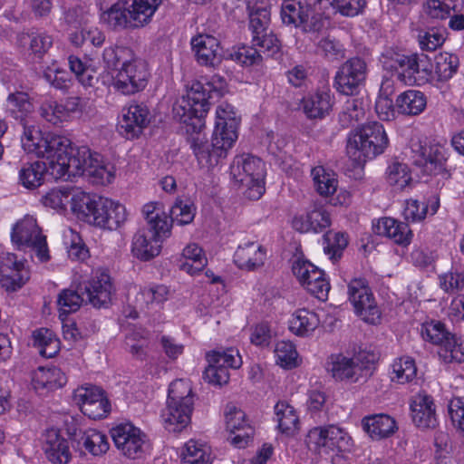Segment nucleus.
Returning <instances> with one entry per match:
<instances>
[{"label":"nucleus","instance_id":"obj_1","mask_svg":"<svg viewBox=\"0 0 464 464\" xmlns=\"http://www.w3.org/2000/svg\"><path fill=\"white\" fill-rule=\"evenodd\" d=\"M49 156L46 161L36 160L22 162L18 170V184L28 190H34L44 184L47 177L67 180L71 177L85 175L93 184L107 185L114 179V173L108 169L102 156L92 152L86 146L75 150V157Z\"/></svg>","mask_w":464,"mask_h":464},{"label":"nucleus","instance_id":"obj_2","mask_svg":"<svg viewBox=\"0 0 464 464\" xmlns=\"http://www.w3.org/2000/svg\"><path fill=\"white\" fill-rule=\"evenodd\" d=\"M227 82L219 74L193 82L187 95L183 96L174 106L173 115L179 122H192L194 128L205 127V118L210 109L209 99L213 94L221 96Z\"/></svg>","mask_w":464,"mask_h":464},{"label":"nucleus","instance_id":"obj_3","mask_svg":"<svg viewBox=\"0 0 464 464\" xmlns=\"http://www.w3.org/2000/svg\"><path fill=\"white\" fill-rule=\"evenodd\" d=\"M72 213L83 222L109 230L119 228L127 219L124 205L84 191L73 198Z\"/></svg>","mask_w":464,"mask_h":464},{"label":"nucleus","instance_id":"obj_4","mask_svg":"<svg viewBox=\"0 0 464 464\" xmlns=\"http://www.w3.org/2000/svg\"><path fill=\"white\" fill-rule=\"evenodd\" d=\"M380 62L385 71L406 85L421 86L431 82V65L423 54H405L389 49L382 53Z\"/></svg>","mask_w":464,"mask_h":464},{"label":"nucleus","instance_id":"obj_5","mask_svg":"<svg viewBox=\"0 0 464 464\" xmlns=\"http://www.w3.org/2000/svg\"><path fill=\"white\" fill-rule=\"evenodd\" d=\"M388 145L389 138L384 126L372 121L349 133L346 150L349 157L361 164L382 154Z\"/></svg>","mask_w":464,"mask_h":464},{"label":"nucleus","instance_id":"obj_6","mask_svg":"<svg viewBox=\"0 0 464 464\" xmlns=\"http://www.w3.org/2000/svg\"><path fill=\"white\" fill-rule=\"evenodd\" d=\"M181 123L186 126L187 133H190L187 140L200 169L209 170L221 164L227 158L228 150L234 146L223 136L216 135L214 131L211 140H208L202 133L204 127L194 128L193 121Z\"/></svg>","mask_w":464,"mask_h":464},{"label":"nucleus","instance_id":"obj_7","mask_svg":"<svg viewBox=\"0 0 464 464\" xmlns=\"http://www.w3.org/2000/svg\"><path fill=\"white\" fill-rule=\"evenodd\" d=\"M449 158L450 151L444 144L411 140L409 159L423 175L450 179L451 172L447 165Z\"/></svg>","mask_w":464,"mask_h":464},{"label":"nucleus","instance_id":"obj_8","mask_svg":"<svg viewBox=\"0 0 464 464\" xmlns=\"http://www.w3.org/2000/svg\"><path fill=\"white\" fill-rule=\"evenodd\" d=\"M22 145L27 153L35 154L37 157L53 158L75 157V150L79 148L72 146L71 140L65 136L43 132L38 127L28 126L24 128L22 137Z\"/></svg>","mask_w":464,"mask_h":464},{"label":"nucleus","instance_id":"obj_9","mask_svg":"<svg viewBox=\"0 0 464 464\" xmlns=\"http://www.w3.org/2000/svg\"><path fill=\"white\" fill-rule=\"evenodd\" d=\"M229 170L234 182L246 188L247 198L259 199L265 193L266 170L260 158L252 154L237 155Z\"/></svg>","mask_w":464,"mask_h":464},{"label":"nucleus","instance_id":"obj_10","mask_svg":"<svg viewBox=\"0 0 464 464\" xmlns=\"http://www.w3.org/2000/svg\"><path fill=\"white\" fill-rule=\"evenodd\" d=\"M306 444L310 450L320 455L335 453L332 462L338 464L342 460V456L338 453L350 451L352 438L338 426H320L309 430L306 436Z\"/></svg>","mask_w":464,"mask_h":464},{"label":"nucleus","instance_id":"obj_11","mask_svg":"<svg viewBox=\"0 0 464 464\" xmlns=\"http://www.w3.org/2000/svg\"><path fill=\"white\" fill-rule=\"evenodd\" d=\"M420 334L425 341L439 345V356L446 363L464 362V341L456 338L439 321L422 324Z\"/></svg>","mask_w":464,"mask_h":464},{"label":"nucleus","instance_id":"obj_12","mask_svg":"<svg viewBox=\"0 0 464 464\" xmlns=\"http://www.w3.org/2000/svg\"><path fill=\"white\" fill-rule=\"evenodd\" d=\"M11 240L17 249L34 250L41 262H47L50 259L46 237L33 217L25 216L13 226Z\"/></svg>","mask_w":464,"mask_h":464},{"label":"nucleus","instance_id":"obj_13","mask_svg":"<svg viewBox=\"0 0 464 464\" xmlns=\"http://www.w3.org/2000/svg\"><path fill=\"white\" fill-rule=\"evenodd\" d=\"M110 433L115 447L126 458L140 459L150 450L147 435L132 423H121L112 428Z\"/></svg>","mask_w":464,"mask_h":464},{"label":"nucleus","instance_id":"obj_14","mask_svg":"<svg viewBox=\"0 0 464 464\" xmlns=\"http://www.w3.org/2000/svg\"><path fill=\"white\" fill-rule=\"evenodd\" d=\"M150 76L148 64L135 56L123 67L118 69L112 78V86L121 94H135L146 88Z\"/></svg>","mask_w":464,"mask_h":464},{"label":"nucleus","instance_id":"obj_15","mask_svg":"<svg viewBox=\"0 0 464 464\" xmlns=\"http://www.w3.org/2000/svg\"><path fill=\"white\" fill-rule=\"evenodd\" d=\"M208 366L204 372V379L215 385H223L229 381L228 368L237 369L242 359L237 350H215L207 353Z\"/></svg>","mask_w":464,"mask_h":464},{"label":"nucleus","instance_id":"obj_16","mask_svg":"<svg viewBox=\"0 0 464 464\" xmlns=\"http://www.w3.org/2000/svg\"><path fill=\"white\" fill-rule=\"evenodd\" d=\"M366 63L359 57L348 59L336 72L334 85L343 95L353 96L359 92L366 78Z\"/></svg>","mask_w":464,"mask_h":464},{"label":"nucleus","instance_id":"obj_17","mask_svg":"<svg viewBox=\"0 0 464 464\" xmlns=\"http://www.w3.org/2000/svg\"><path fill=\"white\" fill-rule=\"evenodd\" d=\"M30 279L24 259L10 252L0 253V285L5 290L21 289Z\"/></svg>","mask_w":464,"mask_h":464},{"label":"nucleus","instance_id":"obj_18","mask_svg":"<svg viewBox=\"0 0 464 464\" xmlns=\"http://www.w3.org/2000/svg\"><path fill=\"white\" fill-rule=\"evenodd\" d=\"M150 123V110L143 103L132 102L122 109L117 128L127 140L138 138Z\"/></svg>","mask_w":464,"mask_h":464},{"label":"nucleus","instance_id":"obj_19","mask_svg":"<svg viewBox=\"0 0 464 464\" xmlns=\"http://www.w3.org/2000/svg\"><path fill=\"white\" fill-rule=\"evenodd\" d=\"M331 215L326 208L314 202L304 214L296 215L292 221V227L299 233L320 234L330 227Z\"/></svg>","mask_w":464,"mask_h":464},{"label":"nucleus","instance_id":"obj_20","mask_svg":"<svg viewBox=\"0 0 464 464\" xmlns=\"http://www.w3.org/2000/svg\"><path fill=\"white\" fill-rule=\"evenodd\" d=\"M292 271L304 290H331L325 272L308 260L297 259L292 266Z\"/></svg>","mask_w":464,"mask_h":464},{"label":"nucleus","instance_id":"obj_21","mask_svg":"<svg viewBox=\"0 0 464 464\" xmlns=\"http://www.w3.org/2000/svg\"><path fill=\"white\" fill-rule=\"evenodd\" d=\"M280 16L284 24L300 27L304 32H317L323 27L320 18L314 15L310 17V10L294 1L282 5Z\"/></svg>","mask_w":464,"mask_h":464},{"label":"nucleus","instance_id":"obj_22","mask_svg":"<svg viewBox=\"0 0 464 464\" xmlns=\"http://www.w3.org/2000/svg\"><path fill=\"white\" fill-rule=\"evenodd\" d=\"M325 369L337 381L358 382L367 379V373L362 374V367H359L353 358H348L343 353L328 356Z\"/></svg>","mask_w":464,"mask_h":464},{"label":"nucleus","instance_id":"obj_23","mask_svg":"<svg viewBox=\"0 0 464 464\" xmlns=\"http://www.w3.org/2000/svg\"><path fill=\"white\" fill-rule=\"evenodd\" d=\"M190 44L198 64L207 67H216L220 63V42L215 36L198 34L192 37Z\"/></svg>","mask_w":464,"mask_h":464},{"label":"nucleus","instance_id":"obj_24","mask_svg":"<svg viewBox=\"0 0 464 464\" xmlns=\"http://www.w3.org/2000/svg\"><path fill=\"white\" fill-rule=\"evenodd\" d=\"M226 423L227 430L234 434V437L230 439L231 443L237 448L246 447L254 434L253 428L246 420V413L236 406L228 404L226 411Z\"/></svg>","mask_w":464,"mask_h":464},{"label":"nucleus","instance_id":"obj_25","mask_svg":"<svg viewBox=\"0 0 464 464\" xmlns=\"http://www.w3.org/2000/svg\"><path fill=\"white\" fill-rule=\"evenodd\" d=\"M266 259V249L256 241L240 244L233 256V261L240 269L254 271L261 267Z\"/></svg>","mask_w":464,"mask_h":464},{"label":"nucleus","instance_id":"obj_26","mask_svg":"<svg viewBox=\"0 0 464 464\" xmlns=\"http://www.w3.org/2000/svg\"><path fill=\"white\" fill-rule=\"evenodd\" d=\"M334 97L328 87L318 89L304 96L301 101L303 111L309 119H323L330 113Z\"/></svg>","mask_w":464,"mask_h":464},{"label":"nucleus","instance_id":"obj_27","mask_svg":"<svg viewBox=\"0 0 464 464\" xmlns=\"http://www.w3.org/2000/svg\"><path fill=\"white\" fill-rule=\"evenodd\" d=\"M240 119L237 117L235 107L227 102H222L216 110V121L214 132L220 135L230 144H235L238 138V126Z\"/></svg>","mask_w":464,"mask_h":464},{"label":"nucleus","instance_id":"obj_28","mask_svg":"<svg viewBox=\"0 0 464 464\" xmlns=\"http://www.w3.org/2000/svg\"><path fill=\"white\" fill-rule=\"evenodd\" d=\"M412 421L419 428L433 429L438 421L436 417V406L431 396L420 392L416 394L411 402Z\"/></svg>","mask_w":464,"mask_h":464},{"label":"nucleus","instance_id":"obj_29","mask_svg":"<svg viewBox=\"0 0 464 464\" xmlns=\"http://www.w3.org/2000/svg\"><path fill=\"white\" fill-rule=\"evenodd\" d=\"M158 202H149L142 208V214L148 222V232L162 241L171 235L173 222L165 211H159Z\"/></svg>","mask_w":464,"mask_h":464},{"label":"nucleus","instance_id":"obj_30","mask_svg":"<svg viewBox=\"0 0 464 464\" xmlns=\"http://www.w3.org/2000/svg\"><path fill=\"white\" fill-rule=\"evenodd\" d=\"M43 450L52 463L67 464L71 460L68 441L56 429H49L44 434Z\"/></svg>","mask_w":464,"mask_h":464},{"label":"nucleus","instance_id":"obj_31","mask_svg":"<svg viewBox=\"0 0 464 464\" xmlns=\"http://www.w3.org/2000/svg\"><path fill=\"white\" fill-rule=\"evenodd\" d=\"M440 206V196L437 193H431L423 202L415 198H409L405 201L403 216L407 221L420 222L428 214L435 215Z\"/></svg>","mask_w":464,"mask_h":464},{"label":"nucleus","instance_id":"obj_32","mask_svg":"<svg viewBox=\"0 0 464 464\" xmlns=\"http://www.w3.org/2000/svg\"><path fill=\"white\" fill-rule=\"evenodd\" d=\"M72 440L77 443L78 450H82L84 448L92 456H102L110 448L107 436L92 429L74 432Z\"/></svg>","mask_w":464,"mask_h":464},{"label":"nucleus","instance_id":"obj_33","mask_svg":"<svg viewBox=\"0 0 464 464\" xmlns=\"http://www.w3.org/2000/svg\"><path fill=\"white\" fill-rule=\"evenodd\" d=\"M349 300L364 322L375 324L380 321L381 312L372 292H349Z\"/></svg>","mask_w":464,"mask_h":464},{"label":"nucleus","instance_id":"obj_34","mask_svg":"<svg viewBox=\"0 0 464 464\" xmlns=\"http://www.w3.org/2000/svg\"><path fill=\"white\" fill-rule=\"evenodd\" d=\"M362 426L373 440L389 438L398 430L395 420L383 413L364 417L362 420Z\"/></svg>","mask_w":464,"mask_h":464},{"label":"nucleus","instance_id":"obj_35","mask_svg":"<svg viewBox=\"0 0 464 464\" xmlns=\"http://www.w3.org/2000/svg\"><path fill=\"white\" fill-rule=\"evenodd\" d=\"M192 406L187 403L167 402L162 413L165 428L170 432H179L190 422Z\"/></svg>","mask_w":464,"mask_h":464},{"label":"nucleus","instance_id":"obj_36","mask_svg":"<svg viewBox=\"0 0 464 464\" xmlns=\"http://www.w3.org/2000/svg\"><path fill=\"white\" fill-rule=\"evenodd\" d=\"M67 378L58 367H39L34 372L32 384L38 392H50L63 387Z\"/></svg>","mask_w":464,"mask_h":464},{"label":"nucleus","instance_id":"obj_37","mask_svg":"<svg viewBox=\"0 0 464 464\" xmlns=\"http://www.w3.org/2000/svg\"><path fill=\"white\" fill-rule=\"evenodd\" d=\"M207 264L208 259L203 248L196 243H190L182 250L178 266L181 271L195 276L200 275Z\"/></svg>","mask_w":464,"mask_h":464},{"label":"nucleus","instance_id":"obj_38","mask_svg":"<svg viewBox=\"0 0 464 464\" xmlns=\"http://www.w3.org/2000/svg\"><path fill=\"white\" fill-rule=\"evenodd\" d=\"M163 0H125L128 14L134 27L144 26L150 22Z\"/></svg>","mask_w":464,"mask_h":464},{"label":"nucleus","instance_id":"obj_39","mask_svg":"<svg viewBox=\"0 0 464 464\" xmlns=\"http://www.w3.org/2000/svg\"><path fill=\"white\" fill-rule=\"evenodd\" d=\"M377 233L392 239L395 244L408 246L411 242L412 232L409 225L392 218H384L379 221Z\"/></svg>","mask_w":464,"mask_h":464},{"label":"nucleus","instance_id":"obj_40","mask_svg":"<svg viewBox=\"0 0 464 464\" xmlns=\"http://www.w3.org/2000/svg\"><path fill=\"white\" fill-rule=\"evenodd\" d=\"M161 250V242L145 230L138 231L132 239L131 252L141 261H149L157 256Z\"/></svg>","mask_w":464,"mask_h":464},{"label":"nucleus","instance_id":"obj_41","mask_svg":"<svg viewBox=\"0 0 464 464\" xmlns=\"http://www.w3.org/2000/svg\"><path fill=\"white\" fill-rule=\"evenodd\" d=\"M426 106L427 97L418 90H406L396 98V110L401 115H419L426 109Z\"/></svg>","mask_w":464,"mask_h":464},{"label":"nucleus","instance_id":"obj_42","mask_svg":"<svg viewBox=\"0 0 464 464\" xmlns=\"http://www.w3.org/2000/svg\"><path fill=\"white\" fill-rule=\"evenodd\" d=\"M430 65H432L430 63ZM459 66L458 55L450 53H440L435 55L434 64L431 66L432 81L447 82L456 73Z\"/></svg>","mask_w":464,"mask_h":464},{"label":"nucleus","instance_id":"obj_43","mask_svg":"<svg viewBox=\"0 0 464 464\" xmlns=\"http://www.w3.org/2000/svg\"><path fill=\"white\" fill-rule=\"evenodd\" d=\"M316 192L324 197L333 196L338 188L337 174L324 166H315L311 170Z\"/></svg>","mask_w":464,"mask_h":464},{"label":"nucleus","instance_id":"obj_44","mask_svg":"<svg viewBox=\"0 0 464 464\" xmlns=\"http://www.w3.org/2000/svg\"><path fill=\"white\" fill-rule=\"evenodd\" d=\"M33 345L45 358H53L60 350V341L48 328H39L32 334Z\"/></svg>","mask_w":464,"mask_h":464},{"label":"nucleus","instance_id":"obj_45","mask_svg":"<svg viewBox=\"0 0 464 464\" xmlns=\"http://www.w3.org/2000/svg\"><path fill=\"white\" fill-rule=\"evenodd\" d=\"M278 429L282 433L294 435L299 430V417L295 408L286 401H278L275 406Z\"/></svg>","mask_w":464,"mask_h":464},{"label":"nucleus","instance_id":"obj_46","mask_svg":"<svg viewBox=\"0 0 464 464\" xmlns=\"http://www.w3.org/2000/svg\"><path fill=\"white\" fill-rule=\"evenodd\" d=\"M317 314L306 309L297 310L290 321V331L298 336H307L319 325Z\"/></svg>","mask_w":464,"mask_h":464},{"label":"nucleus","instance_id":"obj_47","mask_svg":"<svg viewBox=\"0 0 464 464\" xmlns=\"http://www.w3.org/2000/svg\"><path fill=\"white\" fill-rule=\"evenodd\" d=\"M196 211L197 208L190 198L178 197L169 209V217L173 223L184 226L194 220Z\"/></svg>","mask_w":464,"mask_h":464},{"label":"nucleus","instance_id":"obj_48","mask_svg":"<svg viewBox=\"0 0 464 464\" xmlns=\"http://www.w3.org/2000/svg\"><path fill=\"white\" fill-rule=\"evenodd\" d=\"M136 55L133 50L127 46L111 45L103 50L102 60L108 69L117 70L130 62Z\"/></svg>","mask_w":464,"mask_h":464},{"label":"nucleus","instance_id":"obj_49","mask_svg":"<svg viewBox=\"0 0 464 464\" xmlns=\"http://www.w3.org/2000/svg\"><path fill=\"white\" fill-rule=\"evenodd\" d=\"M365 116L364 102L362 99H348L343 111L339 113L338 120L340 125L346 129L355 125Z\"/></svg>","mask_w":464,"mask_h":464},{"label":"nucleus","instance_id":"obj_50","mask_svg":"<svg viewBox=\"0 0 464 464\" xmlns=\"http://www.w3.org/2000/svg\"><path fill=\"white\" fill-rule=\"evenodd\" d=\"M464 0H426V13L433 19L445 20L463 6Z\"/></svg>","mask_w":464,"mask_h":464},{"label":"nucleus","instance_id":"obj_51","mask_svg":"<svg viewBox=\"0 0 464 464\" xmlns=\"http://www.w3.org/2000/svg\"><path fill=\"white\" fill-rule=\"evenodd\" d=\"M44 79L54 89L67 92L72 86L71 74L57 62H53L43 72Z\"/></svg>","mask_w":464,"mask_h":464},{"label":"nucleus","instance_id":"obj_52","mask_svg":"<svg viewBox=\"0 0 464 464\" xmlns=\"http://www.w3.org/2000/svg\"><path fill=\"white\" fill-rule=\"evenodd\" d=\"M128 10L125 0L112 4L106 11L102 12L101 19L111 28H126L129 24Z\"/></svg>","mask_w":464,"mask_h":464},{"label":"nucleus","instance_id":"obj_53","mask_svg":"<svg viewBox=\"0 0 464 464\" xmlns=\"http://www.w3.org/2000/svg\"><path fill=\"white\" fill-rule=\"evenodd\" d=\"M79 192L72 195L71 188H52L42 198V202L45 207L57 209L65 210L68 203H71V209L73 207V198Z\"/></svg>","mask_w":464,"mask_h":464},{"label":"nucleus","instance_id":"obj_54","mask_svg":"<svg viewBox=\"0 0 464 464\" xmlns=\"http://www.w3.org/2000/svg\"><path fill=\"white\" fill-rule=\"evenodd\" d=\"M68 63L70 71L75 75L76 80L82 86H93L95 70L90 64L73 54L69 55Z\"/></svg>","mask_w":464,"mask_h":464},{"label":"nucleus","instance_id":"obj_55","mask_svg":"<svg viewBox=\"0 0 464 464\" xmlns=\"http://www.w3.org/2000/svg\"><path fill=\"white\" fill-rule=\"evenodd\" d=\"M392 368V381L401 384L411 382L417 373L415 362L411 357H401L395 360Z\"/></svg>","mask_w":464,"mask_h":464},{"label":"nucleus","instance_id":"obj_56","mask_svg":"<svg viewBox=\"0 0 464 464\" xmlns=\"http://www.w3.org/2000/svg\"><path fill=\"white\" fill-rule=\"evenodd\" d=\"M270 8L254 5L249 11V30L252 37L265 34L270 24Z\"/></svg>","mask_w":464,"mask_h":464},{"label":"nucleus","instance_id":"obj_57","mask_svg":"<svg viewBox=\"0 0 464 464\" xmlns=\"http://www.w3.org/2000/svg\"><path fill=\"white\" fill-rule=\"evenodd\" d=\"M167 402L194 404L191 384L188 381L179 379L173 381L169 388Z\"/></svg>","mask_w":464,"mask_h":464},{"label":"nucleus","instance_id":"obj_58","mask_svg":"<svg viewBox=\"0 0 464 464\" xmlns=\"http://www.w3.org/2000/svg\"><path fill=\"white\" fill-rule=\"evenodd\" d=\"M324 252L332 260H339L348 246V235L344 232H327L324 235Z\"/></svg>","mask_w":464,"mask_h":464},{"label":"nucleus","instance_id":"obj_59","mask_svg":"<svg viewBox=\"0 0 464 464\" xmlns=\"http://www.w3.org/2000/svg\"><path fill=\"white\" fill-rule=\"evenodd\" d=\"M387 182L399 189H403L411 181V173L409 167L401 162H392L386 169Z\"/></svg>","mask_w":464,"mask_h":464},{"label":"nucleus","instance_id":"obj_60","mask_svg":"<svg viewBox=\"0 0 464 464\" xmlns=\"http://www.w3.org/2000/svg\"><path fill=\"white\" fill-rule=\"evenodd\" d=\"M276 364L285 369H293L298 365V353L291 342L280 341L275 348Z\"/></svg>","mask_w":464,"mask_h":464},{"label":"nucleus","instance_id":"obj_61","mask_svg":"<svg viewBox=\"0 0 464 464\" xmlns=\"http://www.w3.org/2000/svg\"><path fill=\"white\" fill-rule=\"evenodd\" d=\"M230 59L242 66H251L258 64L262 61L259 51L252 44L241 45L233 48L229 53Z\"/></svg>","mask_w":464,"mask_h":464},{"label":"nucleus","instance_id":"obj_62","mask_svg":"<svg viewBox=\"0 0 464 464\" xmlns=\"http://www.w3.org/2000/svg\"><path fill=\"white\" fill-rule=\"evenodd\" d=\"M182 464H210V456L202 445L191 440L185 445Z\"/></svg>","mask_w":464,"mask_h":464},{"label":"nucleus","instance_id":"obj_63","mask_svg":"<svg viewBox=\"0 0 464 464\" xmlns=\"http://www.w3.org/2000/svg\"><path fill=\"white\" fill-rule=\"evenodd\" d=\"M444 42L445 30L440 27H430L419 34V44L423 51H435Z\"/></svg>","mask_w":464,"mask_h":464},{"label":"nucleus","instance_id":"obj_64","mask_svg":"<svg viewBox=\"0 0 464 464\" xmlns=\"http://www.w3.org/2000/svg\"><path fill=\"white\" fill-rule=\"evenodd\" d=\"M85 303V295L79 292H60L57 304L60 316L76 312Z\"/></svg>","mask_w":464,"mask_h":464}]
</instances>
